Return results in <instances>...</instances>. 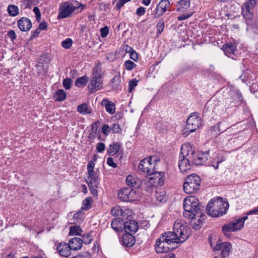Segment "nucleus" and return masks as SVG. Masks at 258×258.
Wrapping results in <instances>:
<instances>
[{"label": "nucleus", "mask_w": 258, "mask_h": 258, "mask_svg": "<svg viewBox=\"0 0 258 258\" xmlns=\"http://www.w3.org/2000/svg\"><path fill=\"white\" fill-rule=\"evenodd\" d=\"M190 234V229L180 220H176L173 231L162 233L155 245L157 253H165L173 250L184 242Z\"/></svg>", "instance_id": "f257e3e1"}, {"label": "nucleus", "mask_w": 258, "mask_h": 258, "mask_svg": "<svg viewBox=\"0 0 258 258\" xmlns=\"http://www.w3.org/2000/svg\"><path fill=\"white\" fill-rule=\"evenodd\" d=\"M183 216L187 218H192L195 216L202 217L204 214V207L201 205L198 199L194 196H189L183 201Z\"/></svg>", "instance_id": "f03ea898"}, {"label": "nucleus", "mask_w": 258, "mask_h": 258, "mask_svg": "<svg viewBox=\"0 0 258 258\" xmlns=\"http://www.w3.org/2000/svg\"><path fill=\"white\" fill-rule=\"evenodd\" d=\"M180 150L178 167L180 171L183 173L189 170L193 165V150L190 145L184 144L181 146Z\"/></svg>", "instance_id": "7ed1b4c3"}, {"label": "nucleus", "mask_w": 258, "mask_h": 258, "mask_svg": "<svg viewBox=\"0 0 258 258\" xmlns=\"http://www.w3.org/2000/svg\"><path fill=\"white\" fill-rule=\"evenodd\" d=\"M228 207V202H224L222 198L218 197L216 199H212L209 202L206 210L209 216L219 217L226 213Z\"/></svg>", "instance_id": "20e7f679"}, {"label": "nucleus", "mask_w": 258, "mask_h": 258, "mask_svg": "<svg viewBox=\"0 0 258 258\" xmlns=\"http://www.w3.org/2000/svg\"><path fill=\"white\" fill-rule=\"evenodd\" d=\"M202 119L197 112L191 113L187 118L186 127L183 130V135L186 137L195 132L202 125Z\"/></svg>", "instance_id": "39448f33"}, {"label": "nucleus", "mask_w": 258, "mask_h": 258, "mask_svg": "<svg viewBox=\"0 0 258 258\" xmlns=\"http://www.w3.org/2000/svg\"><path fill=\"white\" fill-rule=\"evenodd\" d=\"M101 70L97 65L93 69L90 82L88 87L91 93H93L102 88Z\"/></svg>", "instance_id": "423d86ee"}, {"label": "nucleus", "mask_w": 258, "mask_h": 258, "mask_svg": "<svg viewBox=\"0 0 258 258\" xmlns=\"http://www.w3.org/2000/svg\"><path fill=\"white\" fill-rule=\"evenodd\" d=\"M118 197L122 201L128 202L140 200L141 198V194L139 189L125 187L119 191Z\"/></svg>", "instance_id": "0eeeda50"}, {"label": "nucleus", "mask_w": 258, "mask_h": 258, "mask_svg": "<svg viewBox=\"0 0 258 258\" xmlns=\"http://www.w3.org/2000/svg\"><path fill=\"white\" fill-rule=\"evenodd\" d=\"M201 178L196 174L189 175L183 184V190L188 194H191L200 189Z\"/></svg>", "instance_id": "6e6552de"}, {"label": "nucleus", "mask_w": 258, "mask_h": 258, "mask_svg": "<svg viewBox=\"0 0 258 258\" xmlns=\"http://www.w3.org/2000/svg\"><path fill=\"white\" fill-rule=\"evenodd\" d=\"M159 161L155 157H149L142 159L139 165L138 169L140 171L150 175L155 172V163Z\"/></svg>", "instance_id": "1a4fd4ad"}, {"label": "nucleus", "mask_w": 258, "mask_h": 258, "mask_svg": "<svg viewBox=\"0 0 258 258\" xmlns=\"http://www.w3.org/2000/svg\"><path fill=\"white\" fill-rule=\"evenodd\" d=\"M79 7L73 6L69 2L61 4L59 8L57 19H62L71 17L73 13Z\"/></svg>", "instance_id": "9d476101"}, {"label": "nucleus", "mask_w": 258, "mask_h": 258, "mask_svg": "<svg viewBox=\"0 0 258 258\" xmlns=\"http://www.w3.org/2000/svg\"><path fill=\"white\" fill-rule=\"evenodd\" d=\"M247 219V216H244L241 218L236 220L232 223L225 225L222 227V231L225 235L229 232H233L241 229L244 223V221Z\"/></svg>", "instance_id": "9b49d317"}, {"label": "nucleus", "mask_w": 258, "mask_h": 258, "mask_svg": "<svg viewBox=\"0 0 258 258\" xmlns=\"http://www.w3.org/2000/svg\"><path fill=\"white\" fill-rule=\"evenodd\" d=\"M95 164L92 161L89 162L87 165V171L89 176L87 179L88 185L95 186L99 184L98 175L94 171Z\"/></svg>", "instance_id": "f8f14e48"}, {"label": "nucleus", "mask_w": 258, "mask_h": 258, "mask_svg": "<svg viewBox=\"0 0 258 258\" xmlns=\"http://www.w3.org/2000/svg\"><path fill=\"white\" fill-rule=\"evenodd\" d=\"M211 246L215 250L220 251V256L221 258H224L229 254L231 248V245L229 242H217L215 245L210 241Z\"/></svg>", "instance_id": "ddd939ff"}, {"label": "nucleus", "mask_w": 258, "mask_h": 258, "mask_svg": "<svg viewBox=\"0 0 258 258\" xmlns=\"http://www.w3.org/2000/svg\"><path fill=\"white\" fill-rule=\"evenodd\" d=\"M170 1L169 0H161L157 6L154 18L157 19L162 16L167 11L168 8L170 6Z\"/></svg>", "instance_id": "4468645a"}, {"label": "nucleus", "mask_w": 258, "mask_h": 258, "mask_svg": "<svg viewBox=\"0 0 258 258\" xmlns=\"http://www.w3.org/2000/svg\"><path fill=\"white\" fill-rule=\"evenodd\" d=\"M138 224L135 220H127L123 223V229L126 233H135L138 229Z\"/></svg>", "instance_id": "2eb2a0df"}, {"label": "nucleus", "mask_w": 258, "mask_h": 258, "mask_svg": "<svg viewBox=\"0 0 258 258\" xmlns=\"http://www.w3.org/2000/svg\"><path fill=\"white\" fill-rule=\"evenodd\" d=\"M56 249L59 254L64 257H68L71 254L70 247L68 243L64 242L59 243L56 247Z\"/></svg>", "instance_id": "dca6fc26"}, {"label": "nucleus", "mask_w": 258, "mask_h": 258, "mask_svg": "<svg viewBox=\"0 0 258 258\" xmlns=\"http://www.w3.org/2000/svg\"><path fill=\"white\" fill-rule=\"evenodd\" d=\"M237 44L235 42H228L223 45L222 49L224 53L230 56V55H236L237 51Z\"/></svg>", "instance_id": "f3484780"}, {"label": "nucleus", "mask_w": 258, "mask_h": 258, "mask_svg": "<svg viewBox=\"0 0 258 258\" xmlns=\"http://www.w3.org/2000/svg\"><path fill=\"white\" fill-rule=\"evenodd\" d=\"M18 26L22 31L27 32L32 27V23L30 20L26 17H22L18 21Z\"/></svg>", "instance_id": "a211bd4d"}, {"label": "nucleus", "mask_w": 258, "mask_h": 258, "mask_svg": "<svg viewBox=\"0 0 258 258\" xmlns=\"http://www.w3.org/2000/svg\"><path fill=\"white\" fill-rule=\"evenodd\" d=\"M126 183L130 187H134L135 189L139 188L142 184V181L137 177L133 175H128L126 178Z\"/></svg>", "instance_id": "6ab92c4d"}, {"label": "nucleus", "mask_w": 258, "mask_h": 258, "mask_svg": "<svg viewBox=\"0 0 258 258\" xmlns=\"http://www.w3.org/2000/svg\"><path fill=\"white\" fill-rule=\"evenodd\" d=\"M152 175L150 177L154 181H155V185L158 186H161L164 184L165 180L164 173L162 172H156L155 170V172L150 174Z\"/></svg>", "instance_id": "aec40b11"}, {"label": "nucleus", "mask_w": 258, "mask_h": 258, "mask_svg": "<svg viewBox=\"0 0 258 258\" xmlns=\"http://www.w3.org/2000/svg\"><path fill=\"white\" fill-rule=\"evenodd\" d=\"M209 151L200 153L197 155V159H194L193 165H199L205 163L208 159L209 156ZM193 156L194 157V151L193 150Z\"/></svg>", "instance_id": "412c9836"}, {"label": "nucleus", "mask_w": 258, "mask_h": 258, "mask_svg": "<svg viewBox=\"0 0 258 258\" xmlns=\"http://www.w3.org/2000/svg\"><path fill=\"white\" fill-rule=\"evenodd\" d=\"M252 9H248L242 7L241 14L244 19L246 20L247 25H252V22L253 14L252 12Z\"/></svg>", "instance_id": "4be33fe9"}, {"label": "nucleus", "mask_w": 258, "mask_h": 258, "mask_svg": "<svg viewBox=\"0 0 258 258\" xmlns=\"http://www.w3.org/2000/svg\"><path fill=\"white\" fill-rule=\"evenodd\" d=\"M122 243L124 246L131 247L134 245L135 239L132 234L126 233L122 237Z\"/></svg>", "instance_id": "5701e85b"}, {"label": "nucleus", "mask_w": 258, "mask_h": 258, "mask_svg": "<svg viewBox=\"0 0 258 258\" xmlns=\"http://www.w3.org/2000/svg\"><path fill=\"white\" fill-rule=\"evenodd\" d=\"M68 244L72 250H78L82 246V240L80 238L74 237L69 240Z\"/></svg>", "instance_id": "b1692460"}, {"label": "nucleus", "mask_w": 258, "mask_h": 258, "mask_svg": "<svg viewBox=\"0 0 258 258\" xmlns=\"http://www.w3.org/2000/svg\"><path fill=\"white\" fill-rule=\"evenodd\" d=\"M102 105L105 107L106 111L110 114H113L115 111V104L107 99H103Z\"/></svg>", "instance_id": "393cba45"}, {"label": "nucleus", "mask_w": 258, "mask_h": 258, "mask_svg": "<svg viewBox=\"0 0 258 258\" xmlns=\"http://www.w3.org/2000/svg\"><path fill=\"white\" fill-rule=\"evenodd\" d=\"M201 218V217L195 216L192 218H190L191 219L189 222L190 226L195 229L200 228L201 227V225L202 223Z\"/></svg>", "instance_id": "a878e982"}, {"label": "nucleus", "mask_w": 258, "mask_h": 258, "mask_svg": "<svg viewBox=\"0 0 258 258\" xmlns=\"http://www.w3.org/2000/svg\"><path fill=\"white\" fill-rule=\"evenodd\" d=\"M120 145L116 142L110 144L107 149V153L110 155L113 156L116 154L119 150Z\"/></svg>", "instance_id": "bb28decb"}, {"label": "nucleus", "mask_w": 258, "mask_h": 258, "mask_svg": "<svg viewBox=\"0 0 258 258\" xmlns=\"http://www.w3.org/2000/svg\"><path fill=\"white\" fill-rule=\"evenodd\" d=\"M189 0H181L178 2V4L177 5V11H185V10H187L189 7Z\"/></svg>", "instance_id": "cd10ccee"}, {"label": "nucleus", "mask_w": 258, "mask_h": 258, "mask_svg": "<svg viewBox=\"0 0 258 258\" xmlns=\"http://www.w3.org/2000/svg\"><path fill=\"white\" fill-rule=\"evenodd\" d=\"M7 11L9 15L12 17H16L19 14V8L14 5H10L8 6Z\"/></svg>", "instance_id": "c85d7f7f"}, {"label": "nucleus", "mask_w": 258, "mask_h": 258, "mask_svg": "<svg viewBox=\"0 0 258 258\" xmlns=\"http://www.w3.org/2000/svg\"><path fill=\"white\" fill-rule=\"evenodd\" d=\"M217 126L219 132H223L226 131L229 126V124L228 123L226 118L224 117L220 122H218Z\"/></svg>", "instance_id": "c756f323"}, {"label": "nucleus", "mask_w": 258, "mask_h": 258, "mask_svg": "<svg viewBox=\"0 0 258 258\" xmlns=\"http://www.w3.org/2000/svg\"><path fill=\"white\" fill-rule=\"evenodd\" d=\"M54 98L55 101H62L66 98V93L63 90L59 89L56 92Z\"/></svg>", "instance_id": "7c9ffc66"}, {"label": "nucleus", "mask_w": 258, "mask_h": 258, "mask_svg": "<svg viewBox=\"0 0 258 258\" xmlns=\"http://www.w3.org/2000/svg\"><path fill=\"white\" fill-rule=\"evenodd\" d=\"M77 110L79 112L84 114H90L91 112V109L86 103H83L79 105Z\"/></svg>", "instance_id": "2f4dec72"}, {"label": "nucleus", "mask_w": 258, "mask_h": 258, "mask_svg": "<svg viewBox=\"0 0 258 258\" xmlns=\"http://www.w3.org/2000/svg\"><path fill=\"white\" fill-rule=\"evenodd\" d=\"M82 231L81 228L79 226H73L70 228L69 235H79Z\"/></svg>", "instance_id": "473e14b6"}, {"label": "nucleus", "mask_w": 258, "mask_h": 258, "mask_svg": "<svg viewBox=\"0 0 258 258\" xmlns=\"http://www.w3.org/2000/svg\"><path fill=\"white\" fill-rule=\"evenodd\" d=\"M111 225L112 228L116 232L119 231L122 229V223L118 219H113Z\"/></svg>", "instance_id": "72a5a7b5"}, {"label": "nucleus", "mask_w": 258, "mask_h": 258, "mask_svg": "<svg viewBox=\"0 0 258 258\" xmlns=\"http://www.w3.org/2000/svg\"><path fill=\"white\" fill-rule=\"evenodd\" d=\"M88 81V78L86 76H84L76 80L75 85L78 87H81L82 86L86 85Z\"/></svg>", "instance_id": "f704fd0d"}, {"label": "nucleus", "mask_w": 258, "mask_h": 258, "mask_svg": "<svg viewBox=\"0 0 258 258\" xmlns=\"http://www.w3.org/2000/svg\"><path fill=\"white\" fill-rule=\"evenodd\" d=\"M120 78L118 76H115L112 79V88L116 90L120 89Z\"/></svg>", "instance_id": "c9c22d12"}, {"label": "nucleus", "mask_w": 258, "mask_h": 258, "mask_svg": "<svg viewBox=\"0 0 258 258\" xmlns=\"http://www.w3.org/2000/svg\"><path fill=\"white\" fill-rule=\"evenodd\" d=\"M144 184L147 191H149L152 188L157 186L156 185H155V181H154V180H153V179H152L150 177L148 178L145 181Z\"/></svg>", "instance_id": "e433bc0d"}, {"label": "nucleus", "mask_w": 258, "mask_h": 258, "mask_svg": "<svg viewBox=\"0 0 258 258\" xmlns=\"http://www.w3.org/2000/svg\"><path fill=\"white\" fill-rule=\"evenodd\" d=\"M92 198L90 197L86 198L85 199H84L82 203V209L85 210H88L90 208H91V205L92 203Z\"/></svg>", "instance_id": "4c0bfd02"}, {"label": "nucleus", "mask_w": 258, "mask_h": 258, "mask_svg": "<svg viewBox=\"0 0 258 258\" xmlns=\"http://www.w3.org/2000/svg\"><path fill=\"white\" fill-rule=\"evenodd\" d=\"M215 160L216 161V163L215 164L214 162L212 161L210 163V165L214 167L215 169H218L219 164L221 162L224 161L225 159L223 156L219 157V156H216Z\"/></svg>", "instance_id": "58836bf2"}, {"label": "nucleus", "mask_w": 258, "mask_h": 258, "mask_svg": "<svg viewBox=\"0 0 258 258\" xmlns=\"http://www.w3.org/2000/svg\"><path fill=\"white\" fill-rule=\"evenodd\" d=\"M111 213L112 216L117 217L121 216L123 214V211L119 206H116L112 209Z\"/></svg>", "instance_id": "ea45409f"}, {"label": "nucleus", "mask_w": 258, "mask_h": 258, "mask_svg": "<svg viewBox=\"0 0 258 258\" xmlns=\"http://www.w3.org/2000/svg\"><path fill=\"white\" fill-rule=\"evenodd\" d=\"M155 197L158 201H159L160 202H163L165 198V194L164 191H156L155 194Z\"/></svg>", "instance_id": "a19ab883"}, {"label": "nucleus", "mask_w": 258, "mask_h": 258, "mask_svg": "<svg viewBox=\"0 0 258 258\" xmlns=\"http://www.w3.org/2000/svg\"><path fill=\"white\" fill-rule=\"evenodd\" d=\"M82 244L84 243L85 244H88L91 242L92 240V238L90 234L88 233L86 234H84L82 236Z\"/></svg>", "instance_id": "79ce46f5"}, {"label": "nucleus", "mask_w": 258, "mask_h": 258, "mask_svg": "<svg viewBox=\"0 0 258 258\" xmlns=\"http://www.w3.org/2000/svg\"><path fill=\"white\" fill-rule=\"evenodd\" d=\"M257 1V0H248L247 2L244 3L243 6L244 7V8L253 9L256 4Z\"/></svg>", "instance_id": "37998d69"}, {"label": "nucleus", "mask_w": 258, "mask_h": 258, "mask_svg": "<svg viewBox=\"0 0 258 258\" xmlns=\"http://www.w3.org/2000/svg\"><path fill=\"white\" fill-rule=\"evenodd\" d=\"M124 66L128 71H131L136 67V64L132 60H127L125 61Z\"/></svg>", "instance_id": "c03bdc74"}, {"label": "nucleus", "mask_w": 258, "mask_h": 258, "mask_svg": "<svg viewBox=\"0 0 258 258\" xmlns=\"http://www.w3.org/2000/svg\"><path fill=\"white\" fill-rule=\"evenodd\" d=\"M72 40L71 38H67L64 41H62L61 46L64 48L69 49L72 46Z\"/></svg>", "instance_id": "a18cd8bd"}, {"label": "nucleus", "mask_w": 258, "mask_h": 258, "mask_svg": "<svg viewBox=\"0 0 258 258\" xmlns=\"http://www.w3.org/2000/svg\"><path fill=\"white\" fill-rule=\"evenodd\" d=\"M156 27H157V34L161 33L164 29V21L162 19H161L159 20V21H158V22L157 24Z\"/></svg>", "instance_id": "49530a36"}, {"label": "nucleus", "mask_w": 258, "mask_h": 258, "mask_svg": "<svg viewBox=\"0 0 258 258\" xmlns=\"http://www.w3.org/2000/svg\"><path fill=\"white\" fill-rule=\"evenodd\" d=\"M138 81L136 79L131 80L128 83V91L131 92L134 88L137 86Z\"/></svg>", "instance_id": "de8ad7c7"}, {"label": "nucleus", "mask_w": 258, "mask_h": 258, "mask_svg": "<svg viewBox=\"0 0 258 258\" xmlns=\"http://www.w3.org/2000/svg\"><path fill=\"white\" fill-rule=\"evenodd\" d=\"M72 84V81L70 78H66L63 81V86L66 89H70L71 87Z\"/></svg>", "instance_id": "09e8293b"}, {"label": "nucleus", "mask_w": 258, "mask_h": 258, "mask_svg": "<svg viewBox=\"0 0 258 258\" xmlns=\"http://www.w3.org/2000/svg\"><path fill=\"white\" fill-rule=\"evenodd\" d=\"M39 0H24L26 8L31 7L32 5H36Z\"/></svg>", "instance_id": "8fccbe9b"}, {"label": "nucleus", "mask_w": 258, "mask_h": 258, "mask_svg": "<svg viewBox=\"0 0 258 258\" xmlns=\"http://www.w3.org/2000/svg\"><path fill=\"white\" fill-rule=\"evenodd\" d=\"M112 131L113 133L116 134L120 133L121 128L120 125L117 123H114L111 127V131Z\"/></svg>", "instance_id": "3c124183"}, {"label": "nucleus", "mask_w": 258, "mask_h": 258, "mask_svg": "<svg viewBox=\"0 0 258 258\" xmlns=\"http://www.w3.org/2000/svg\"><path fill=\"white\" fill-rule=\"evenodd\" d=\"M111 131V127L107 124H104L102 127V132L105 136H108Z\"/></svg>", "instance_id": "603ef678"}, {"label": "nucleus", "mask_w": 258, "mask_h": 258, "mask_svg": "<svg viewBox=\"0 0 258 258\" xmlns=\"http://www.w3.org/2000/svg\"><path fill=\"white\" fill-rule=\"evenodd\" d=\"M192 15V13L188 12L186 14H183L180 15L178 17L177 19L179 21H182V20H186V19L189 18Z\"/></svg>", "instance_id": "864d4df0"}, {"label": "nucleus", "mask_w": 258, "mask_h": 258, "mask_svg": "<svg viewBox=\"0 0 258 258\" xmlns=\"http://www.w3.org/2000/svg\"><path fill=\"white\" fill-rule=\"evenodd\" d=\"M105 149V145L103 143L99 142L97 144L96 150L99 153H102Z\"/></svg>", "instance_id": "5fc2aeb1"}, {"label": "nucleus", "mask_w": 258, "mask_h": 258, "mask_svg": "<svg viewBox=\"0 0 258 258\" xmlns=\"http://www.w3.org/2000/svg\"><path fill=\"white\" fill-rule=\"evenodd\" d=\"M109 32V29L107 26H105L100 29L101 36L103 38L106 37Z\"/></svg>", "instance_id": "6e6d98bb"}, {"label": "nucleus", "mask_w": 258, "mask_h": 258, "mask_svg": "<svg viewBox=\"0 0 258 258\" xmlns=\"http://www.w3.org/2000/svg\"><path fill=\"white\" fill-rule=\"evenodd\" d=\"M33 12L35 14L37 21H39L41 17V14L39 8L37 7H35L33 9Z\"/></svg>", "instance_id": "4d7b16f0"}, {"label": "nucleus", "mask_w": 258, "mask_h": 258, "mask_svg": "<svg viewBox=\"0 0 258 258\" xmlns=\"http://www.w3.org/2000/svg\"><path fill=\"white\" fill-rule=\"evenodd\" d=\"M8 35L12 41H13L17 37L15 32L13 30H11L8 31Z\"/></svg>", "instance_id": "13d9d810"}, {"label": "nucleus", "mask_w": 258, "mask_h": 258, "mask_svg": "<svg viewBox=\"0 0 258 258\" xmlns=\"http://www.w3.org/2000/svg\"><path fill=\"white\" fill-rule=\"evenodd\" d=\"M130 58L134 60L135 61H137L138 60V55L137 53L136 52L135 50H132V52H130Z\"/></svg>", "instance_id": "bf43d9fd"}, {"label": "nucleus", "mask_w": 258, "mask_h": 258, "mask_svg": "<svg viewBox=\"0 0 258 258\" xmlns=\"http://www.w3.org/2000/svg\"><path fill=\"white\" fill-rule=\"evenodd\" d=\"M146 10L144 7H140L136 11V14L139 16H143L145 14Z\"/></svg>", "instance_id": "052dcab7"}, {"label": "nucleus", "mask_w": 258, "mask_h": 258, "mask_svg": "<svg viewBox=\"0 0 258 258\" xmlns=\"http://www.w3.org/2000/svg\"><path fill=\"white\" fill-rule=\"evenodd\" d=\"M107 163L109 166L113 168H116L117 165L114 162L113 159L111 157H108L107 159Z\"/></svg>", "instance_id": "680f3d73"}, {"label": "nucleus", "mask_w": 258, "mask_h": 258, "mask_svg": "<svg viewBox=\"0 0 258 258\" xmlns=\"http://www.w3.org/2000/svg\"><path fill=\"white\" fill-rule=\"evenodd\" d=\"M131 0H119L116 5V7L117 9H120L124 4L130 2Z\"/></svg>", "instance_id": "e2e57ef3"}, {"label": "nucleus", "mask_w": 258, "mask_h": 258, "mask_svg": "<svg viewBox=\"0 0 258 258\" xmlns=\"http://www.w3.org/2000/svg\"><path fill=\"white\" fill-rule=\"evenodd\" d=\"M99 184H97L95 186H91V185H88L89 187V188L91 190V192L92 193V194L94 196H97V188L98 187Z\"/></svg>", "instance_id": "0e129e2a"}, {"label": "nucleus", "mask_w": 258, "mask_h": 258, "mask_svg": "<svg viewBox=\"0 0 258 258\" xmlns=\"http://www.w3.org/2000/svg\"><path fill=\"white\" fill-rule=\"evenodd\" d=\"M234 95H233V99L234 101L235 100V99H237V100L240 102L242 101V96L241 95V94L239 92H235L234 93Z\"/></svg>", "instance_id": "69168bd1"}, {"label": "nucleus", "mask_w": 258, "mask_h": 258, "mask_svg": "<svg viewBox=\"0 0 258 258\" xmlns=\"http://www.w3.org/2000/svg\"><path fill=\"white\" fill-rule=\"evenodd\" d=\"M83 216V214L81 211H79L75 213L74 215V219L78 222V220H81Z\"/></svg>", "instance_id": "338daca9"}, {"label": "nucleus", "mask_w": 258, "mask_h": 258, "mask_svg": "<svg viewBox=\"0 0 258 258\" xmlns=\"http://www.w3.org/2000/svg\"><path fill=\"white\" fill-rule=\"evenodd\" d=\"M47 24L45 22H43L39 24L38 28L40 30H44L47 27Z\"/></svg>", "instance_id": "774afa93"}]
</instances>
